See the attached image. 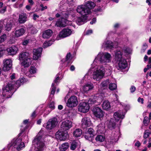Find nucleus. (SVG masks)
I'll return each mask as SVG.
<instances>
[{
  "label": "nucleus",
  "instance_id": "nucleus-1",
  "mask_svg": "<svg viewBox=\"0 0 151 151\" xmlns=\"http://www.w3.org/2000/svg\"><path fill=\"white\" fill-rule=\"evenodd\" d=\"M111 59V55L108 52H100L99 53L93 63L98 60L101 63L105 64L98 66L97 68L94 70L93 76L94 80L96 81L100 80L103 77L105 73L107 75L111 74L112 68L109 65L106 63L110 62Z\"/></svg>",
  "mask_w": 151,
  "mask_h": 151
},
{
  "label": "nucleus",
  "instance_id": "nucleus-2",
  "mask_svg": "<svg viewBox=\"0 0 151 151\" xmlns=\"http://www.w3.org/2000/svg\"><path fill=\"white\" fill-rule=\"evenodd\" d=\"M69 15L73 17L75 16L74 10L73 9H71L66 12L63 11L60 13H57L55 15L56 17H60L61 19H59L56 22V25L58 27H65L67 25H70L71 22L69 21L66 19Z\"/></svg>",
  "mask_w": 151,
  "mask_h": 151
},
{
  "label": "nucleus",
  "instance_id": "nucleus-3",
  "mask_svg": "<svg viewBox=\"0 0 151 151\" xmlns=\"http://www.w3.org/2000/svg\"><path fill=\"white\" fill-rule=\"evenodd\" d=\"M115 53V60L116 61L119 62L118 69L121 70L126 68L127 66V64L126 60L122 57L121 50L117 49Z\"/></svg>",
  "mask_w": 151,
  "mask_h": 151
},
{
  "label": "nucleus",
  "instance_id": "nucleus-4",
  "mask_svg": "<svg viewBox=\"0 0 151 151\" xmlns=\"http://www.w3.org/2000/svg\"><path fill=\"white\" fill-rule=\"evenodd\" d=\"M41 134V132H40L33 140V143L36 145L37 147V149L35 151H42L45 147L44 144L42 141Z\"/></svg>",
  "mask_w": 151,
  "mask_h": 151
},
{
  "label": "nucleus",
  "instance_id": "nucleus-5",
  "mask_svg": "<svg viewBox=\"0 0 151 151\" xmlns=\"http://www.w3.org/2000/svg\"><path fill=\"white\" fill-rule=\"evenodd\" d=\"M13 88V86L11 83H9L3 88L2 95L4 97L9 98L12 95L11 91Z\"/></svg>",
  "mask_w": 151,
  "mask_h": 151
},
{
  "label": "nucleus",
  "instance_id": "nucleus-6",
  "mask_svg": "<svg viewBox=\"0 0 151 151\" xmlns=\"http://www.w3.org/2000/svg\"><path fill=\"white\" fill-rule=\"evenodd\" d=\"M76 11L77 12L84 16L89 14L91 13V10L88 8L85 4L78 6L76 9Z\"/></svg>",
  "mask_w": 151,
  "mask_h": 151
},
{
  "label": "nucleus",
  "instance_id": "nucleus-7",
  "mask_svg": "<svg viewBox=\"0 0 151 151\" xmlns=\"http://www.w3.org/2000/svg\"><path fill=\"white\" fill-rule=\"evenodd\" d=\"M74 33L73 30L68 28H64L61 31L59 35L57 37L56 39L58 40L60 38H64Z\"/></svg>",
  "mask_w": 151,
  "mask_h": 151
},
{
  "label": "nucleus",
  "instance_id": "nucleus-8",
  "mask_svg": "<svg viewBox=\"0 0 151 151\" xmlns=\"http://www.w3.org/2000/svg\"><path fill=\"white\" fill-rule=\"evenodd\" d=\"M78 101L77 97L75 96H71L68 100L66 106L70 108L76 107L78 104Z\"/></svg>",
  "mask_w": 151,
  "mask_h": 151
},
{
  "label": "nucleus",
  "instance_id": "nucleus-9",
  "mask_svg": "<svg viewBox=\"0 0 151 151\" xmlns=\"http://www.w3.org/2000/svg\"><path fill=\"white\" fill-rule=\"evenodd\" d=\"M57 123V119L54 117L50 119L44 126L46 129L50 130L55 127Z\"/></svg>",
  "mask_w": 151,
  "mask_h": 151
},
{
  "label": "nucleus",
  "instance_id": "nucleus-10",
  "mask_svg": "<svg viewBox=\"0 0 151 151\" xmlns=\"http://www.w3.org/2000/svg\"><path fill=\"white\" fill-rule=\"evenodd\" d=\"M64 130H58L56 133L55 136L57 139L60 141L65 140L68 136L67 132Z\"/></svg>",
  "mask_w": 151,
  "mask_h": 151
},
{
  "label": "nucleus",
  "instance_id": "nucleus-11",
  "mask_svg": "<svg viewBox=\"0 0 151 151\" xmlns=\"http://www.w3.org/2000/svg\"><path fill=\"white\" fill-rule=\"evenodd\" d=\"M89 108L88 104L86 102H82L79 104L78 110L80 112L86 113L88 111Z\"/></svg>",
  "mask_w": 151,
  "mask_h": 151
},
{
  "label": "nucleus",
  "instance_id": "nucleus-12",
  "mask_svg": "<svg viewBox=\"0 0 151 151\" xmlns=\"http://www.w3.org/2000/svg\"><path fill=\"white\" fill-rule=\"evenodd\" d=\"M72 127L71 122L66 120L63 122L60 126V130L66 131Z\"/></svg>",
  "mask_w": 151,
  "mask_h": 151
},
{
  "label": "nucleus",
  "instance_id": "nucleus-13",
  "mask_svg": "<svg viewBox=\"0 0 151 151\" xmlns=\"http://www.w3.org/2000/svg\"><path fill=\"white\" fill-rule=\"evenodd\" d=\"M92 111L94 115L96 117L100 118L104 116L103 111L99 107H95L92 110Z\"/></svg>",
  "mask_w": 151,
  "mask_h": 151
},
{
  "label": "nucleus",
  "instance_id": "nucleus-14",
  "mask_svg": "<svg viewBox=\"0 0 151 151\" xmlns=\"http://www.w3.org/2000/svg\"><path fill=\"white\" fill-rule=\"evenodd\" d=\"M21 141H22V139L19 137L14 138L11 141L10 143L8 145L7 147V148L9 150L12 147H13L15 148L17 145L19 144V143Z\"/></svg>",
  "mask_w": 151,
  "mask_h": 151
},
{
  "label": "nucleus",
  "instance_id": "nucleus-15",
  "mask_svg": "<svg viewBox=\"0 0 151 151\" xmlns=\"http://www.w3.org/2000/svg\"><path fill=\"white\" fill-rule=\"evenodd\" d=\"M3 70L4 71L9 70L11 68L12 65V61L10 59H6L4 61Z\"/></svg>",
  "mask_w": 151,
  "mask_h": 151
},
{
  "label": "nucleus",
  "instance_id": "nucleus-16",
  "mask_svg": "<svg viewBox=\"0 0 151 151\" xmlns=\"http://www.w3.org/2000/svg\"><path fill=\"white\" fill-rule=\"evenodd\" d=\"M42 50V47L33 49V58L34 60H37L41 56Z\"/></svg>",
  "mask_w": 151,
  "mask_h": 151
},
{
  "label": "nucleus",
  "instance_id": "nucleus-17",
  "mask_svg": "<svg viewBox=\"0 0 151 151\" xmlns=\"http://www.w3.org/2000/svg\"><path fill=\"white\" fill-rule=\"evenodd\" d=\"M114 117L115 120L117 122L119 121L120 119H121L119 122V125H120L122 121V119L124 118V114H122V112L119 111H116L114 113Z\"/></svg>",
  "mask_w": 151,
  "mask_h": 151
},
{
  "label": "nucleus",
  "instance_id": "nucleus-18",
  "mask_svg": "<svg viewBox=\"0 0 151 151\" xmlns=\"http://www.w3.org/2000/svg\"><path fill=\"white\" fill-rule=\"evenodd\" d=\"M4 22L5 30L7 31L10 30L13 24V20L9 19H6L4 20Z\"/></svg>",
  "mask_w": 151,
  "mask_h": 151
},
{
  "label": "nucleus",
  "instance_id": "nucleus-19",
  "mask_svg": "<svg viewBox=\"0 0 151 151\" xmlns=\"http://www.w3.org/2000/svg\"><path fill=\"white\" fill-rule=\"evenodd\" d=\"M81 122L82 126L84 128L90 126L92 124L90 119L87 117L83 118Z\"/></svg>",
  "mask_w": 151,
  "mask_h": 151
},
{
  "label": "nucleus",
  "instance_id": "nucleus-20",
  "mask_svg": "<svg viewBox=\"0 0 151 151\" xmlns=\"http://www.w3.org/2000/svg\"><path fill=\"white\" fill-rule=\"evenodd\" d=\"M27 15L25 13H22L19 14L18 22L20 24L24 23L27 20Z\"/></svg>",
  "mask_w": 151,
  "mask_h": 151
},
{
  "label": "nucleus",
  "instance_id": "nucleus-21",
  "mask_svg": "<svg viewBox=\"0 0 151 151\" xmlns=\"http://www.w3.org/2000/svg\"><path fill=\"white\" fill-rule=\"evenodd\" d=\"M102 47L103 48L112 49V48L116 47V46L113 44L112 42L110 41H107L104 42L103 44Z\"/></svg>",
  "mask_w": 151,
  "mask_h": 151
},
{
  "label": "nucleus",
  "instance_id": "nucleus-22",
  "mask_svg": "<svg viewBox=\"0 0 151 151\" xmlns=\"http://www.w3.org/2000/svg\"><path fill=\"white\" fill-rule=\"evenodd\" d=\"M6 50L9 55H13L17 53L18 48L15 46H12L11 47L8 48Z\"/></svg>",
  "mask_w": 151,
  "mask_h": 151
},
{
  "label": "nucleus",
  "instance_id": "nucleus-23",
  "mask_svg": "<svg viewBox=\"0 0 151 151\" xmlns=\"http://www.w3.org/2000/svg\"><path fill=\"white\" fill-rule=\"evenodd\" d=\"M28 58H32L31 56L30 53L27 52L21 53L19 56V59L20 60H23Z\"/></svg>",
  "mask_w": 151,
  "mask_h": 151
},
{
  "label": "nucleus",
  "instance_id": "nucleus-24",
  "mask_svg": "<svg viewBox=\"0 0 151 151\" xmlns=\"http://www.w3.org/2000/svg\"><path fill=\"white\" fill-rule=\"evenodd\" d=\"M32 59L29 58H27L22 60L21 64L24 66V67H28L31 64Z\"/></svg>",
  "mask_w": 151,
  "mask_h": 151
},
{
  "label": "nucleus",
  "instance_id": "nucleus-25",
  "mask_svg": "<svg viewBox=\"0 0 151 151\" xmlns=\"http://www.w3.org/2000/svg\"><path fill=\"white\" fill-rule=\"evenodd\" d=\"M52 31L50 29H47L44 31L42 34V37L44 38H48L50 37L52 34Z\"/></svg>",
  "mask_w": 151,
  "mask_h": 151
},
{
  "label": "nucleus",
  "instance_id": "nucleus-26",
  "mask_svg": "<svg viewBox=\"0 0 151 151\" xmlns=\"http://www.w3.org/2000/svg\"><path fill=\"white\" fill-rule=\"evenodd\" d=\"M93 88V86L92 83H90L85 85L83 87V90L85 92H87Z\"/></svg>",
  "mask_w": 151,
  "mask_h": 151
},
{
  "label": "nucleus",
  "instance_id": "nucleus-27",
  "mask_svg": "<svg viewBox=\"0 0 151 151\" xmlns=\"http://www.w3.org/2000/svg\"><path fill=\"white\" fill-rule=\"evenodd\" d=\"M85 5L90 10L91 9H93L95 6V4L93 2L90 1H87L85 4Z\"/></svg>",
  "mask_w": 151,
  "mask_h": 151
},
{
  "label": "nucleus",
  "instance_id": "nucleus-28",
  "mask_svg": "<svg viewBox=\"0 0 151 151\" xmlns=\"http://www.w3.org/2000/svg\"><path fill=\"white\" fill-rule=\"evenodd\" d=\"M102 107L105 110H107L109 109L111 106L109 101L107 100L104 101L102 104Z\"/></svg>",
  "mask_w": 151,
  "mask_h": 151
},
{
  "label": "nucleus",
  "instance_id": "nucleus-29",
  "mask_svg": "<svg viewBox=\"0 0 151 151\" xmlns=\"http://www.w3.org/2000/svg\"><path fill=\"white\" fill-rule=\"evenodd\" d=\"M82 134V130L79 128L76 129L73 132V136L77 137L81 136Z\"/></svg>",
  "mask_w": 151,
  "mask_h": 151
},
{
  "label": "nucleus",
  "instance_id": "nucleus-30",
  "mask_svg": "<svg viewBox=\"0 0 151 151\" xmlns=\"http://www.w3.org/2000/svg\"><path fill=\"white\" fill-rule=\"evenodd\" d=\"M69 146V145L68 143H65L60 146L59 149L60 151H64L68 148Z\"/></svg>",
  "mask_w": 151,
  "mask_h": 151
},
{
  "label": "nucleus",
  "instance_id": "nucleus-31",
  "mask_svg": "<svg viewBox=\"0 0 151 151\" xmlns=\"http://www.w3.org/2000/svg\"><path fill=\"white\" fill-rule=\"evenodd\" d=\"M25 31L23 28H21L17 30L15 32V34L16 37H19L22 35L24 33Z\"/></svg>",
  "mask_w": 151,
  "mask_h": 151
},
{
  "label": "nucleus",
  "instance_id": "nucleus-32",
  "mask_svg": "<svg viewBox=\"0 0 151 151\" xmlns=\"http://www.w3.org/2000/svg\"><path fill=\"white\" fill-rule=\"evenodd\" d=\"M105 139V137L102 135H98L95 138V140L98 142H104Z\"/></svg>",
  "mask_w": 151,
  "mask_h": 151
},
{
  "label": "nucleus",
  "instance_id": "nucleus-33",
  "mask_svg": "<svg viewBox=\"0 0 151 151\" xmlns=\"http://www.w3.org/2000/svg\"><path fill=\"white\" fill-rule=\"evenodd\" d=\"M98 131L100 133L104 132L105 130V126L104 124H101L97 126Z\"/></svg>",
  "mask_w": 151,
  "mask_h": 151
},
{
  "label": "nucleus",
  "instance_id": "nucleus-34",
  "mask_svg": "<svg viewBox=\"0 0 151 151\" xmlns=\"http://www.w3.org/2000/svg\"><path fill=\"white\" fill-rule=\"evenodd\" d=\"M85 20L82 17H77L76 21L77 24L78 25H81L84 23Z\"/></svg>",
  "mask_w": 151,
  "mask_h": 151
},
{
  "label": "nucleus",
  "instance_id": "nucleus-35",
  "mask_svg": "<svg viewBox=\"0 0 151 151\" xmlns=\"http://www.w3.org/2000/svg\"><path fill=\"white\" fill-rule=\"evenodd\" d=\"M25 147L24 144V142L21 141L20 142L17 144L16 147L15 148L18 150L19 151Z\"/></svg>",
  "mask_w": 151,
  "mask_h": 151
},
{
  "label": "nucleus",
  "instance_id": "nucleus-36",
  "mask_svg": "<svg viewBox=\"0 0 151 151\" xmlns=\"http://www.w3.org/2000/svg\"><path fill=\"white\" fill-rule=\"evenodd\" d=\"M97 97L96 96L91 97L88 100V103L89 104H95L96 102Z\"/></svg>",
  "mask_w": 151,
  "mask_h": 151
},
{
  "label": "nucleus",
  "instance_id": "nucleus-37",
  "mask_svg": "<svg viewBox=\"0 0 151 151\" xmlns=\"http://www.w3.org/2000/svg\"><path fill=\"white\" fill-rule=\"evenodd\" d=\"M110 83L109 80L107 79L105 81H103L101 84V86L104 89L107 88L108 85Z\"/></svg>",
  "mask_w": 151,
  "mask_h": 151
},
{
  "label": "nucleus",
  "instance_id": "nucleus-38",
  "mask_svg": "<svg viewBox=\"0 0 151 151\" xmlns=\"http://www.w3.org/2000/svg\"><path fill=\"white\" fill-rule=\"evenodd\" d=\"M53 41L51 40L48 42H45L43 45V47L45 48L50 46L52 44Z\"/></svg>",
  "mask_w": 151,
  "mask_h": 151
},
{
  "label": "nucleus",
  "instance_id": "nucleus-39",
  "mask_svg": "<svg viewBox=\"0 0 151 151\" xmlns=\"http://www.w3.org/2000/svg\"><path fill=\"white\" fill-rule=\"evenodd\" d=\"M109 88L111 91L115 90L116 87V85L114 83H110L109 85Z\"/></svg>",
  "mask_w": 151,
  "mask_h": 151
},
{
  "label": "nucleus",
  "instance_id": "nucleus-40",
  "mask_svg": "<svg viewBox=\"0 0 151 151\" xmlns=\"http://www.w3.org/2000/svg\"><path fill=\"white\" fill-rule=\"evenodd\" d=\"M94 131L92 128L86 129L85 133L89 134L90 135H93Z\"/></svg>",
  "mask_w": 151,
  "mask_h": 151
},
{
  "label": "nucleus",
  "instance_id": "nucleus-41",
  "mask_svg": "<svg viewBox=\"0 0 151 151\" xmlns=\"http://www.w3.org/2000/svg\"><path fill=\"white\" fill-rule=\"evenodd\" d=\"M77 143L75 141H73L71 145L70 148V149L72 150H75L76 147L77 145Z\"/></svg>",
  "mask_w": 151,
  "mask_h": 151
},
{
  "label": "nucleus",
  "instance_id": "nucleus-42",
  "mask_svg": "<svg viewBox=\"0 0 151 151\" xmlns=\"http://www.w3.org/2000/svg\"><path fill=\"white\" fill-rule=\"evenodd\" d=\"M84 136L85 138L87 139L89 141L91 140V137L93 136V135H90L89 134L84 133Z\"/></svg>",
  "mask_w": 151,
  "mask_h": 151
},
{
  "label": "nucleus",
  "instance_id": "nucleus-43",
  "mask_svg": "<svg viewBox=\"0 0 151 151\" xmlns=\"http://www.w3.org/2000/svg\"><path fill=\"white\" fill-rule=\"evenodd\" d=\"M115 125L116 124L115 123L110 120L108 124V127L109 128L112 129L114 128Z\"/></svg>",
  "mask_w": 151,
  "mask_h": 151
},
{
  "label": "nucleus",
  "instance_id": "nucleus-44",
  "mask_svg": "<svg viewBox=\"0 0 151 151\" xmlns=\"http://www.w3.org/2000/svg\"><path fill=\"white\" fill-rule=\"evenodd\" d=\"M36 69L35 67H31L29 70V73L31 74H34L36 73Z\"/></svg>",
  "mask_w": 151,
  "mask_h": 151
},
{
  "label": "nucleus",
  "instance_id": "nucleus-45",
  "mask_svg": "<svg viewBox=\"0 0 151 151\" xmlns=\"http://www.w3.org/2000/svg\"><path fill=\"white\" fill-rule=\"evenodd\" d=\"M6 39V35L4 34L0 37V43L4 42Z\"/></svg>",
  "mask_w": 151,
  "mask_h": 151
},
{
  "label": "nucleus",
  "instance_id": "nucleus-46",
  "mask_svg": "<svg viewBox=\"0 0 151 151\" xmlns=\"http://www.w3.org/2000/svg\"><path fill=\"white\" fill-rule=\"evenodd\" d=\"M149 122V120L148 117L147 116H145L143 120V123L145 125H147Z\"/></svg>",
  "mask_w": 151,
  "mask_h": 151
},
{
  "label": "nucleus",
  "instance_id": "nucleus-47",
  "mask_svg": "<svg viewBox=\"0 0 151 151\" xmlns=\"http://www.w3.org/2000/svg\"><path fill=\"white\" fill-rule=\"evenodd\" d=\"M54 86V83H52V87L51 88V91L50 93L51 94L53 95L54 94L55 89V87Z\"/></svg>",
  "mask_w": 151,
  "mask_h": 151
},
{
  "label": "nucleus",
  "instance_id": "nucleus-48",
  "mask_svg": "<svg viewBox=\"0 0 151 151\" xmlns=\"http://www.w3.org/2000/svg\"><path fill=\"white\" fill-rule=\"evenodd\" d=\"M30 30L31 33L33 34H36L38 31V30L34 27H32L31 28Z\"/></svg>",
  "mask_w": 151,
  "mask_h": 151
},
{
  "label": "nucleus",
  "instance_id": "nucleus-49",
  "mask_svg": "<svg viewBox=\"0 0 151 151\" xmlns=\"http://www.w3.org/2000/svg\"><path fill=\"white\" fill-rule=\"evenodd\" d=\"M150 132L148 131L147 130H146L144 133L143 137L145 139L147 138L149 136Z\"/></svg>",
  "mask_w": 151,
  "mask_h": 151
},
{
  "label": "nucleus",
  "instance_id": "nucleus-50",
  "mask_svg": "<svg viewBox=\"0 0 151 151\" xmlns=\"http://www.w3.org/2000/svg\"><path fill=\"white\" fill-rule=\"evenodd\" d=\"M71 55L70 53H67L66 56V59L65 61L67 62L68 63H70V58Z\"/></svg>",
  "mask_w": 151,
  "mask_h": 151
},
{
  "label": "nucleus",
  "instance_id": "nucleus-51",
  "mask_svg": "<svg viewBox=\"0 0 151 151\" xmlns=\"http://www.w3.org/2000/svg\"><path fill=\"white\" fill-rule=\"evenodd\" d=\"M49 108L50 109V111H51L52 110L54 109L55 108L54 106V102H52L49 105Z\"/></svg>",
  "mask_w": 151,
  "mask_h": 151
},
{
  "label": "nucleus",
  "instance_id": "nucleus-52",
  "mask_svg": "<svg viewBox=\"0 0 151 151\" xmlns=\"http://www.w3.org/2000/svg\"><path fill=\"white\" fill-rule=\"evenodd\" d=\"M26 80L25 78H23L21 79H20L18 81H17V83H20L21 84H22Z\"/></svg>",
  "mask_w": 151,
  "mask_h": 151
},
{
  "label": "nucleus",
  "instance_id": "nucleus-53",
  "mask_svg": "<svg viewBox=\"0 0 151 151\" xmlns=\"http://www.w3.org/2000/svg\"><path fill=\"white\" fill-rule=\"evenodd\" d=\"M123 51L126 53L129 54L130 53V50L128 48H124L123 50Z\"/></svg>",
  "mask_w": 151,
  "mask_h": 151
},
{
  "label": "nucleus",
  "instance_id": "nucleus-54",
  "mask_svg": "<svg viewBox=\"0 0 151 151\" xmlns=\"http://www.w3.org/2000/svg\"><path fill=\"white\" fill-rule=\"evenodd\" d=\"M60 75V73H58L56 76L57 77L55 79L54 81V82L55 83H57L58 82V81L59 80V76Z\"/></svg>",
  "mask_w": 151,
  "mask_h": 151
},
{
  "label": "nucleus",
  "instance_id": "nucleus-55",
  "mask_svg": "<svg viewBox=\"0 0 151 151\" xmlns=\"http://www.w3.org/2000/svg\"><path fill=\"white\" fill-rule=\"evenodd\" d=\"M130 90L131 93H133L136 90V88L134 86H132L130 88Z\"/></svg>",
  "mask_w": 151,
  "mask_h": 151
},
{
  "label": "nucleus",
  "instance_id": "nucleus-56",
  "mask_svg": "<svg viewBox=\"0 0 151 151\" xmlns=\"http://www.w3.org/2000/svg\"><path fill=\"white\" fill-rule=\"evenodd\" d=\"M39 15H37L36 14H34L33 15V19L34 20H36L39 17Z\"/></svg>",
  "mask_w": 151,
  "mask_h": 151
},
{
  "label": "nucleus",
  "instance_id": "nucleus-57",
  "mask_svg": "<svg viewBox=\"0 0 151 151\" xmlns=\"http://www.w3.org/2000/svg\"><path fill=\"white\" fill-rule=\"evenodd\" d=\"M138 101L139 102H141V104H143L144 103V99L143 98H141L140 97H139L138 99Z\"/></svg>",
  "mask_w": 151,
  "mask_h": 151
},
{
  "label": "nucleus",
  "instance_id": "nucleus-58",
  "mask_svg": "<svg viewBox=\"0 0 151 151\" xmlns=\"http://www.w3.org/2000/svg\"><path fill=\"white\" fill-rule=\"evenodd\" d=\"M3 22L2 21H0V33L1 32L2 29V27Z\"/></svg>",
  "mask_w": 151,
  "mask_h": 151
},
{
  "label": "nucleus",
  "instance_id": "nucleus-59",
  "mask_svg": "<svg viewBox=\"0 0 151 151\" xmlns=\"http://www.w3.org/2000/svg\"><path fill=\"white\" fill-rule=\"evenodd\" d=\"M6 6L4 7L1 10L0 12L1 13H4L6 11Z\"/></svg>",
  "mask_w": 151,
  "mask_h": 151
},
{
  "label": "nucleus",
  "instance_id": "nucleus-60",
  "mask_svg": "<svg viewBox=\"0 0 151 151\" xmlns=\"http://www.w3.org/2000/svg\"><path fill=\"white\" fill-rule=\"evenodd\" d=\"M29 42V41L28 40H25L23 41L22 42V45H27Z\"/></svg>",
  "mask_w": 151,
  "mask_h": 151
},
{
  "label": "nucleus",
  "instance_id": "nucleus-61",
  "mask_svg": "<svg viewBox=\"0 0 151 151\" xmlns=\"http://www.w3.org/2000/svg\"><path fill=\"white\" fill-rule=\"evenodd\" d=\"M36 111H34L32 114L31 116V117H32V118L35 117L36 116Z\"/></svg>",
  "mask_w": 151,
  "mask_h": 151
},
{
  "label": "nucleus",
  "instance_id": "nucleus-62",
  "mask_svg": "<svg viewBox=\"0 0 151 151\" xmlns=\"http://www.w3.org/2000/svg\"><path fill=\"white\" fill-rule=\"evenodd\" d=\"M94 11L95 12H100L102 11V9L100 7H99L97 9H95Z\"/></svg>",
  "mask_w": 151,
  "mask_h": 151
},
{
  "label": "nucleus",
  "instance_id": "nucleus-63",
  "mask_svg": "<svg viewBox=\"0 0 151 151\" xmlns=\"http://www.w3.org/2000/svg\"><path fill=\"white\" fill-rule=\"evenodd\" d=\"M141 145V144L139 141H137L135 143V146L139 147Z\"/></svg>",
  "mask_w": 151,
  "mask_h": 151
},
{
  "label": "nucleus",
  "instance_id": "nucleus-64",
  "mask_svg": "<svg viewBox=\"0 0 151 151\" xmlns=\"http://www.w3.org/2000/svg\"><path fill=\"white\" fill-rule=\"evenodd\" d=\"M147 45L146 43H144L143 45V48L145 50L147 47Z\"/></svg>",
  "mask_w": 151,
  "mask_h": 151
}]
</instances>
